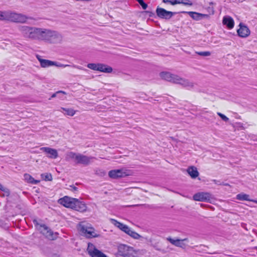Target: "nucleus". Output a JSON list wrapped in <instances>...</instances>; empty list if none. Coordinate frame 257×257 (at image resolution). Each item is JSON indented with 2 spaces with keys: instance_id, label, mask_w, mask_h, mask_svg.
<instances>
[{
  "instance_id": "1",
  "label": "nucleus",
  "mask_w": 257,
  "mask_h": 257,
  "mask_svg": "<svg viewBox=\"0 0 257 257\" xmlns=\"http://www.w3.org/2000/svg\"><path fill=\"white\" fill-rule=\"evenodd\" d=\"M18 30L26 39L43 41L52 44L60 43L62 40L60 34L48 29L21 25L19 26Z\"/></svg>"
},
{
  "instance_id": "2",
  "label": "nucleus",
  "mask_w": 257,
  "mask_h": 257,
  "mask_svg": "<svg viewBox=\"0 0 257 257\" xmlns=\"http://www.w3.org/2000/svg\"><path fill=\"white\" fill-rule=\"evenodd\" d=\"M160 76L163 80L181 85L182 86L187 87L188 89L192 88L194 87V83L193 82L168 72L164 71L161 72Z\"/></svg>"
},
{
  "instance_id": "3",
  "label": "nucleus",
  "mask_w": 257,
  "mask_h": 257,
  "mask_svg": "<svg viewBox=\"0 0 257 257\" xmlns=\"http://www.w3.org/2000/svg\"><path fill=\"white\" fill-rule=\"evenodd\" d=\"M33 19L21 13H17L10 11H4V21H8L16 23H26L28 20Z\"/></svg>"
},
{
  "instance_id": "4",
  "label": "nucleus",
  "mask_w": 257,
  "mask_h": 257,
  "mask_svg": "<svg viewBox=\"0 0 257 257\" xmlns=\"http://www.w3.org/2000/svg\"><path fill=\"white\" fill-rule=\"evenodd\" d=\"M80 234L87 238L95 237L99 235L94 228L89 226H78L77 228Z\"/></svg>"
},
{
  "instance_id": "5",
  "label": "nucleus",
  "mask_w": 257,
  "mask_h": 257,
  "mask_svg": "<svg viewBox=\"0 0 257 257\" xmlns=\"http://www.w3.org/2000/svg\"><path fill=\"white\" fill-rule=\"evenodd\" d=\"M37 226V229L47 238L54 240L57 237V232H54L48 226Z\"/></svg>"
},
{
  "instance_id": "6",
  "label": "nucleus",
  "mask_w": 257,
  "mask_h": 257,
  "mask_svg": "<svg viewBox=\"0 0 257 257\" xmlns=\"http://www.w3.org/2000/svg\"><path fill=\"white\" fill-rule=\"evenodd\" d=\"M212 198V195L208 192H198L193 196V200L197 201L210 202Z\"/></svg>"
},
{
  "instance_id": "7",
  "label": "nucleus",
  "mask_w": 257,
  "mask_h": 257,
  "mask_svg": "<svg viewBox=\"0 0 257 257\" xmlns=\"http://www.w3.org/2000/svg\"><path fill=\"white\" fill-rule=\"evenodd\" d=\"M156 14L157 16L161 19L169 20L173 16L176 14L177 13L168 11L163 8L158 7L156 9Z\"/></svg>"
},
{
  "instance_id": "8",
  "label": "nucleus",
  "mask_w": 257,
  "mask_h": 257,
  "mask_svg": "<svg viewBox=\"0 0 257 257\" xmlns=\"http://www.w3.org/2000/svg\"><path fill=\"white\" fill-rule=\"evenodd\" d=\"M87 250L91 257H107L105 254L96 248L91 243L88 244Z\"/></svg>"
},
{
  "instance_id": "9",
  "label": "nucleus",
  "mask_w": 257,
  "mask_h": 257,
  "mask_svg": "<svg viewBox=\"0 0 257 257\" xmlns=\"http://www.w3.org/2000/svg\"><path fill=\"white\" fill-rule=\"evenodd\" d=\"M76 199V198L65 196L64 197L59 199L58 200V202L67 208H72Z\"/></svg>"
},
{
  "instance_id": "10",
  "label": "nucleus",
  "mask_w": 257,
  "mask_h": 257,
  "mask_svg": "<svg viewBox=\"0 0 257 257\" xmlns=\"http://www.w3.org/2000/svg\"><path fill=\"white\" fill-rule=\"evenodd\" d=\"M108 175L110 178L112 179H117L122 178L127 176L125 172L122 169L112 170L109 172Z\"/></svg>"
},
{
  "instance_id": "11",
  "label": "nucleus",
  "mask_w": 257,
  "mask_h": 257,
  "mask_svg": "<svg viewBox=\"0 0 257 257\" xmlns=\"http://www.w3.org/2000/svg\"><path fill=\"white\" fill-rule=\"evenodd\" d=\"M239 26V29L237 30V32L239 37L246 38L249 35L250 30L246 26L240 23Z\"/></svg>"
},
{
  "instance_id": "12",
  "label": "nucleus",
  "mask_w": 257,
  "mask_h": 257,
  "mask_svg": "<svg viewBox=\"0 0 257 257\" xmlns=\"http://www.w3.org/2000/svg\"><path fill=\"white\" fill-rule=\"evenodd\" d=\"M40 150L45 152L48 155V157L51 159H56L58 157V154L57 150L49 147H42Z\"/></svg>"
},
{
  "instance_id": "13",
  "label": "nucleus",
  "mask_w": 257,
  "mask_h": 257,
  "mask_svg": "<svg viewBox=\"0 0 257 257\" xmlns=\"http://www.w3.org/2000/svg\"><path fill=\"white\" fill-rule=\"evenodd\" d=\"M92 159V157H89L82 154H78L75 162L77 164H82L83 165L87 166L90 164V160Z\"/></svg>"
},
{
  "instance_id": "14",
  "label": "nucleus",
  "mask_w": 257,
  "mask_h": 257,
  "mask_svg": "<svg viewBox=\"0 0 257 257\" xmlns=\"http://www.w3.org/2000/svg\"><path fill=\"white\" fill-rule=\"evenodd\" d=\"M72 209L79 212H83L86 211L87 206L84 202L80 201L78 199H76L73 204V206Z\"/></svg>"
},
{
  "instance_id": "15",
  "label": "nucleus",
  "mask_w": 257,
  "mask_h": 257,
  "mask_svg": "<svg viewBox=\"0 0 257 257\" xmlns=\"http://www.w3.org/2000/svg\"><path fill=\"white\" fill-rule=\"evenodd\" d=\"M120 230L124 231L126 234L132 236L134 238H138L140 237V235L132 230L128 226H116Z\"/></svg>"
},
{
  "instance_id": "16",
  "label": "nucleus",
  "mask_w": 257,
  "mask_h": 257,
  "mask_svg": "<svg viewBox=\"0 0 257 257\" xmlns=\"http://www.w3.org/2000/svg\"><path fill=\"white\" fill-rule=\"evenodd\" d=\"M119 252L123 256H127L133 251V248L125 244H120L118 246Z\"/></svg>"
},
{
  "instance_id": "17",
  "label": "nucleus",
  "mask_w": 257,
  "mask_h": 257,
  "mask_svg": "<svg viewBox=\"0 0 257 257\" xmlns=\"http://www.w3.org/2000/svg\"><path fill=\"white\" fill-rule=\"evenodd\" d=\"M222 23L224 25H225L228 29H232L234 25L233 19L230 16L224 17Z\"/></svg>"
},
{
  "instance_id": "18",
  "label": "nucleus",
  "mask_w": 257,
  "mask_h": 257,
  "mask_svg": "<svg viewBox=\"0 0 257 257\" xmlns=\"http://www.w3.org/2000/svg\"><path fill=\"white\" fill-rule=\"evenodd\" d=\"M36 57L40 62L41 66L42 67L46 68L51 66H53V64H54V61L46 59H43L39 55H37Z\"/></svg>"
},
{
  "instance_id": "19",
  "label": "nucleus",
  "mask_w": 257,
  "mask_h": 257,
  "mask_svg": "<svg viewBox=\"0 0 257 257\" xmlns=\"http://www.w3.org/2000/svg\"><path fill=\"white\" fill-rule=\"evenodd\" d=\"M98 71L104 72L106 73H110L112 71V68L111 67L109 66L106 64L102 63H99Z\"/></svg>"
},
{
  "instance_id": "20",
  "label": "nucleus",
  "mask_w": 257,
  "mask_h": 257,
  "mask_svg": "<svg viewBox=\"0 0 257 257\" xmlns=\"http://www.w3.org/2000/svg\"><path fill=\"white\" fill-rule=\"evenodd\" d=\"M187 171L189 175L193 179L197 178L199 174L197 168L194 166H191L188 167Z\"/></svg>"
},
{
  "instance_id": "21",
  "label": "nucleus",
  "mask_w": 257,
  "mask_h": 257,
  "mask_svg": "<svg viewBox=\"0 0 257 257\" xmlns=\"http://www.w3.org/2000/svg\"><path fill=\"white\" fill-rule=\"evenodd\" d=\"M24 179L28 183L32 184H37L40 182V181L34 179L30 175L28 174H25L24 175Z\"/></svg>"
},
{
  "instance_id": "22",
  "label": "nucleus",
  "mask_w": 257,
  "mask_h": 257,
  "mask_svg": "<svg viewBox=\"0 0 257 257\" xmlns=\"http://www.w3.org/2000/svg\"><path fill=\"white\" fill-rule=\"evenodd\" d=\"M183 13H188L189 15L194 20L196 21H199L201 20L200 17L201 13L194 12H183Z\"/></svg>"
},
{
  "instance_id": "23",
  "label": "nucleus",
  "mask_w": 257,
  "mask_h": 257,
  "mask_svg": "<svg viewBox=\"0 0 257 257\" xmlns=\"http://www.w3.org/2000/svg\"><path fill=\"white\" fill-rule=\"evenodd\" d=\"M54 64H53V66H57L58 67H70V66H72L74 68H77L78 69H80V70H84V69H83L82 67H80V66H76V65H72V66H71L70 65H68V64H61L60 63H59V62H55V61H54ZM85 70H86V69H85Z\"/></svg>"
},
{
  "instance_id": "24",
  "label": "nucleus",
  "mask_w": 257,
  "mask_h": 257,
  "mask_svg": "<svg viewBox=\"0 0 257 257\" xmlns=\"http://www.w3.org/2000/svg\"><path fill=\"white\" fill-rule=\"evenodd\" d=\"M236 198L239 200H245L252 201L253 199H250L249 195L241 193L236 195Z\"/></svg>"
},
{
  "instance_id": "25",
  "label": "nucleus",
  "mask_w": 257,
  "mask_h": 257,
  "mask_svg": "<svg viewBox=\"0 0 257 257\" xmlns=\"http://www.w3.org/2000/svg\"><path fill=\"white\" fill-rule=\"evenodd\" d=\"M61 109L63 110L65 114L69 116H73L75 113V111L72 108L61 107Z\"/></svg>"
},
{
  "instance_id": "26",
  "label": "nucleus",
  "mask_w": 257,
  "mask_h": 257,
  "mask_svg": "<svg viewBox=\"0 0 257 257\" xmlns=\"http://www.w3.org/2000/svg\"><path fill=\"white\" fill-rule=\"evenodd\" d=\"M177 4H183L185 6H192L193 4L190 0H175Z\"/></svg>"
},
{
  "instance_id": "27",
  "label": "nucleus",
  "mask_w": 257,
  "mask_h": 257,
  "mask_svg": "<svg viewBox=\"0 0 257 257\" xmlns=\"http://www.w3.org/2000/svg\"><path fill=\"white\" fill-rule=\"evenodd\" d=\"M214 4L213 2H210L209 6L206 8L207 12L210 15H213L214 14V8L213 5Z\"/></svg>"
},
{
  "instance_id": "28",
  "label": "nucleus",
  "mask_w": 257,
  "mask_h": 257,
  "mask_svg": "<svg viewBox=\"0 0 257 257\" xmlns=\"http://www.w3.org/2000/svg\"><path fill=\"white\" fill-rule=\"evenodd\" d=\"M78 154L79 153H74L72 152H69L67 154V158H69V159H73L75 162L76 160V158L78 157Z\"/></svg>"
},
{
  "instance_id": "29",
  "label": "nucleus",
  "mask_w": 257,
  "mask_h": 257,
  "mask_svg": "<svg viewBox=\"0 0 257 257\" xmlns=\"http://www.w3.org/2000/svg\"><path fill=\"white\" fill-rule=\"evenodd\" d=\"M42 178L45 181H51L52 176L50 173H44L41 174Z\"/></svg>"
},
{
  "instance_id": "30",
  "label": "nucleus",
  "mask_w": 257,
  "mask_h": 257,
  "mask_svg": "<svg viewBox=\"0 0 257 257\" xmlns=\"http://www.w3.org/2000/svg\"><path fill=\"white\" fill-rule=\"evenodd\" d=\"M99 63H89L87 64V67L93 70L98 71Z\"/></svg>"
},
{
  "instance_id": "31",
  "label": "nucleus",
  "mask_w": 257,
  "mask_h": 257,
  "mask_svg": "<svg viewBox=\"0 0 257 257\" xmlns=\"http://www.w3.org/2000/svg\"><path fill=\"white\" fill-rule=\"evenodd\" d=\"M196 53L201 56H209L211 55V53L209 51H204V52H196Z\"/></svg>"
},
{
  "instance_id": "32",
  "label": "nucleus",
  "mask_w": 257,
  "mask_h": 257,
  "mask_svg": "<svg viewBox=\"0 0 257 257\" xmlns=\"http://www.w3.org/2000/svg\"><path fill=\"white\" fill-rule=\"evenodd\" d=\"M139 3V4L142 6V8L144 9V10H146L147 7H148V5L146 3H145L143 0H136Z\"/></svg>"
},
{
  "instance_id": "33",
  "label": "nucleus",
  "mask_w": 257,
  "mask_h": 257,
  "mask_svg": "<svg viewBox=\"0 0 257 257\" xmlns=\"http://www.w3.org/2000/svg\"><path fill=\"white\" fill-rule=\"evenodd\" d=\"M2 191L4 192V193L2 195L3 196H9L10 195V192L9 189L4 187V188L2 189Z\"/></svg>"
},
{
  "instance_id": "34",
  "label": "nucleus",
  "mask_w": 257,
  "mask_h": 257,
  "mask_svg": "<svg viewBox=\"0 0 257 257\" xmlns=\"http://www.w3.org/2000/svg\"><path fill=\"white\" fill-rule=\"evenodd\" d=\"M186 239H187L181 240V239H178V241H177V243H176L175 246H179V247H183L184 245V243H183V241Z\"/></svg>"
},
{
  "instance_id": "35",
  "label": "nucleus",
  "mask_w": 257,
  "mask_h": 257,
  "mask_svg": "<svg viewBox=\"0 0 257 257\" xmlns=\"http://www.w3.org/2000/svg\"><path fill=\"white\" fill-rule=\"evenodd\" d=\"M217 114L221 118V119L224 120V121H228L229 120V118L226 116L224 114L220 113V112H217Z\"/></svg>"
},
{
  "instance_id": "36",
  "label": "nucleus",
  "mask_w": 257,
  "mask_h": 257,
  "mask_svg": "<svg viewBox=\"0 0 257 257\" xmlns=\"http://www.w3.org/2000/svg\"><path fill=\"white\" fill-rule=\"evenodd\" d=\"M110 223L112 224L113 225H124L123 223H120L113 219H110Z\"/></svg>"
},
{
  "instance_id": "37",
  "label": "nucleus",
  "mask_w": 257,
  "mask_h": 257,
  "mask_svg": "<svg viewBox=\"0 0 257 257\" xmlns=\"http://www.w3.org/2000/svg\"><path fill=\"white\" fill-rule=\"evenodd\" d=\"M175 0H163V2L165 4H170L171 5L174 6L176 5V2Z\"/></svg>"
},
{
  "instance_id": "38",
  "label": "nucleus",
  "mask_w": 257,
  "mask_h": 257,
  "mask_svg": "<svg viewBox=\"0 0 257 257\" xmlns=\"http://www.w3.org/2000/svg\"><path fill=\"white\" fill-rule=\"evenodd\" d=\"M68 189L74 193H76L78 191V188L74 185L69 186V188Z\"/></svg>"
},
{
  "instance_id": "39",
  "label": "nucleus",
  "mask_w": 257,
  "mask_h": 257,
  "mask_svg": "<svg viewBox=\"0 0 257 257\" xmlns=\"http://www.w3.org/2000/svg\"><path fill=\"white\" fill-rule=\"evenodd\" d=\"M167 239L174 245H175L176 243H177V241H178V239H174L171 238V237H168Z\"/></svg>"
},
{
  "instance_id": "40",
  "label": "nucleus",
  "mask_w": 257,
  "mask_h": 257,
  "mask_svg": "<svg viewBox=\"0 0 257 257\" xmlns=\"http://www.w3.org/2000/svg\"><path fill=\"white\" fill-rule=\"evenodd\" d=\"M200 17L201 18V19H206L207 20H209L210 18V15L208 14H201Z\"/></svg>"
},
{
  "instance_id": "41",
  "label": "nucleus",
  "mask_w": 257,
  "mask_h": 257,
  "mask_svg": "<svg viewBox=\"0 0 257 257\" xmlns=\"http://www.w3.org/2000/svg\"><path fill=\"white\" fill-rule=\"evenodd\" d=\"M62 93L63 94H65V92L63 91H58L57 92H56V93H53L52 96H51V98H54L56 96V95L59 94V93Z\"/></svg>"
},
{
  "instance_id": "42",
  "label": "nucleus",
  "mask_w": 257,
  "mask_h": 257,
  "mask_svg": "<svg viewBox=\"0 0 257 257\" xmlns=\"http://www.w3.org/2000/svg\"><path fill=\"white\" fill-rule=\"evenodd\" d=\"M0 20L4 21V11H0Z\"/></svg>"
},
{
  "instance_id": "43",
  "label": "nucleus",
  "mask_w": 257,
  "mask_h": 257,
  "mask_svg": "<svg viewBox=\"0 0 257 257\" xmlns=\"http://www.w3.org/2000/svg\"><path fill=\"white\" fill-rule=\"evenodd\" d=\"M4 188V187L0 184V190L2 191V189Z\"/></svg>"
},
{
  "instance_id": "44",
  "label": "nucleus",
  "mask_w": 257,
  "mask_h": 257,
  "mask_svg": "<svg viewBox=\"0 0 257 257\" xmlns=\"http://www.w3.org/2000/svg\"><path fill=\"white\" fill-rule=\"evenodd\" d=\"M252 202H254L255 203H257V200H252Z\"/></svg>"
},
{
  "instance_id": "45",
  "label": "nucleus",
  "mask_w": 257,
  "mask_h": 257,
  "mask_svg": "<svg viewBox=\"0 0 257 257\" xmlns=\"http://www.w3.org/2000/svg\"><path fill=\"white\" fill-rule=\"evenodd\" d=\"M141 205H139V204H137V205H131V206H141Z\"/></svg>"
},
{
  "instance_id": "46",
  "label": "nucleus",
  "mask_w": 257,
  "mask_h": 257,
  "mask_svg": "<svg viewBox=\"0 0 257 257\" xmlns=\"http://www.w3.org/2000/svg\"><path fill=\"white\" fill-rule=\"evenodd\" d=\"M34 223H35V222H36V220H34Z\"/></svg>"
},
{
  "instance_id": "47",
  "label": "nucleus",
  "mask_w": 257,
  "mask_h": 257,
  "mask_svg": "<svg viewBox=\"0 0 257 257\" xmlns=\"http://www.w3.org/2000/svg\"><path fill=\"white\" fill-rule=\"evenodd\" d=\"M255 248H256V249H257V246H256Z\"/></svg>"
}]
</instances>
